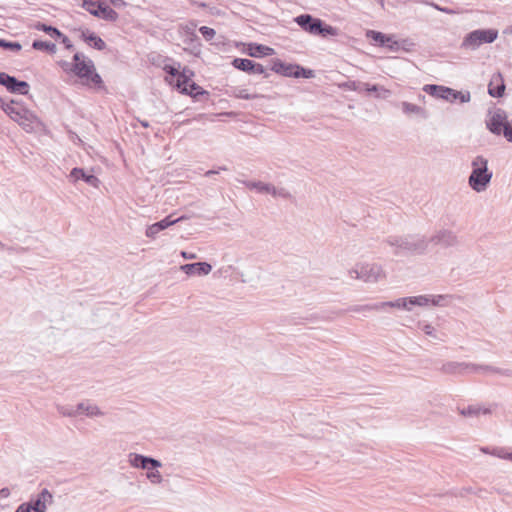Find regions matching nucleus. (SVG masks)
Listing matches in <instances>:
<instances>
[{
	"mask_svg": "<svg viewBox=\"0 0 512 512\" xmlns=\"http://www.w3.org/2000/svg\"><path fill=\"white\" fill-rule=\"evenodd\" d=\"M494 373L500 374V375H503L506 377H512V370H510V369H501V368L495 367Z\"/></svg>",
	"mask_w": 512,
	"mask_h": 512,
	"instance_id": "nucleus-53",
	"label": "nucleus"
},
{
	"mask_svg": "<svg viewBox=\"0 0 512 512\" xmlns=\"http://www.w3.org/2000/svg\"><path fill=\"white\" fill-rule=\"evenodd\" d=\"M440 371L448 375H464L469 373L467 362L449 361L442 364Z\"/></svg>",
	"mask_w": 512,
	"mask_h": 512,
	"instance_id": "nucleus-13",
	"label": "nucleus"
},
{
	"mask_svg": "<svg viewBox=\"0 0 512 512\" xmlns=\"http://www.w3.org/2000/svg\"><path fill=\"white\" fill-rule=\"evenodd\" d=\"M27 503L30 504L31 511H34V512H46V507L43 504V502L41 501L39 495L37 496L36 499H32V500H30Z\"/></svg>",
	"mask_w": 512,
	"mask_h": 512,
	"instance_id": "nucleus-42",
	"label": "nucleus"
},
{
	"mask_svg": "<svg viewBox=\"0 0 512 512\" xmlns=\"http://www.w3.org/2000/svg\"><path fill=\"white\" fill-rule=\"evenodd\" d=\"M366 35L368 38H371L374 41H376L379 46H381V47L384 46V33L373 31V30H368Z\"/></svg>",
	"mask_w": 512,
	"mask_h": 512,
	"instance_id": "nucleus-44",
	"label": "nucleus"
},
{
	"mask_svg": "<svg viewBox=\"0 0 512 512\" xmlns=\"http://www.w3.org/2000/svg\"><path fill=\"white\" fill-rule=\"evenodd\" d=\"M191 78L184 76L179 72L177 75V88L181 91H187V86L191 83Z\"/></svg>",
	"mask_w": 512,
	"mask_h": 512,
	"instance_id": "nucleus-43",
	"label": "nucleus"
},
{
	"mask_svg": "<svg viewBox=\"0 0 512 512\" xmlns=\"http://www.w3.org/2000/svg\"><path fill=\"white\" fill-rule=\"evenodd\" d=\"M401 108L404 114L411 116L415 115L421 119H427L428 118V112L425 108L418 106L416 104L403 101L401 103Z\"/></svg>",
	"mask_w": 512,
	"mask_h": 512,
	"instance_id": "nucleus-18",
	"label": "nucleus"
},
{
	"mask_svg": "<svg viewBox=\"0 0 512 512\" xmlns=\"http://www.w3.org/2000/svg\"><path fill=\"white\" fill-rule=\"evenodd\" d=\"M70 178L74 179L75 181L82 179L94 187H97L99 183V179L95 175L86 174L82 168H73L70 172Z\"/></svg>",
	"mask_w": 512,
	"mask_h": 512,
	"instance_id": "nucleus-20",
	"label": "nucleus"
},
{
	"mask_svg": "<svg viewBox=\"0 0 512 512\" xmlns=\"http://www.w3.org/2000/svg\"><path fill=\"white\" fill-rule=\"evenodd\" d=\"M229 95L238 99L253 100L261 97L259 94H250L247 89L240 87H232L229 91Z\"/></svg>",
	"mask_w": 512,
	"mask_h": 512,
	"instance_id": "nucleus-26",
	"label": "nucleus"
},
{
	"mask_svg": "<svg viewBox=\"0 0 512 512\" xmlns=\"http://www.w3.org/2000/svg\"><path fill=\"white\" fill-rule=\"evenodd\" d=\"M4 112L14 121L16 120L20 113L22 112L21 110L25 109V107H23L20 103H18L17 101H14V100H11L9 103H6L2 106Z\"/></svg>",
	"mask_w": 512,
	"mask_h": 512,
	"instance_id": "nucleus-25",
	"label": "nucleus"
},
{
	"mask_svg": "<svg viewBox=\"0 0 512 512\" xmlns=\"http://www.w3.org/2000/svg\"><path fill=\"white\" fill-rule=\"evenodd\" d=\"M35 28L39 31H43L45 32L46 34H48L50 37L52 38H55V39H58L60 38V36H62V32L57 29L56 27L54 26H51V25H47L45 23H41V22H38L36 25H35Z\"/></svg>",
	"mask_w": 512,
	"mask_h": 512,
	"instance_id": "nucleus-31",
	"label": "nucleus"
},
{
	"mask_svg": "<svg viewBox=\"0 0 512 512\" xmlns=\"http://www.w3.org/2000/svg\"><path fill=\"white\" fill-rule=\"evenodd\" d=\"M112 6H114L117 9H121L127 5V3L124 0H109Z\"/></svg>",
	"mask_w": 512,
	"mask_h": 512,
	"instance_id": "nucleus-54",
	"label": "nucleus"
},
{
	"mask_svg": "<svg viewBox=\"0 0 512 512\" xmlns=\"http://www.w3.org/2000/svg\"><path fill=\"white\" fill-rule=\"evenodd\" d=\"M314 76V71L310 69H305L302 66L296 64L294 77L295 78H312Z\"/></svg>",
	"mask_w": 512,
	"mask_h": 512,
	"instance_id": "nucleus-39",
	"label": "nucleus"
},
{
	"mask_svg": "<svg viewBox=\"0 0 512 512\" xmlns=\"http://www.w3.org/2000/svg\"><path fill=\"white\" fill-rule=\"evenodd\" d=\"M415 43L410 38L396 39L394 35H386V50L393 52H410Z\"/></svg>",
	"mask_w": 512,
	"mask_h": 512,
	"instance_id": "nucleus-10",
	"label": "nucleus"
},
{
	"mask_svg": "<svg viewBox=\"0 0 512 512\" xmlns=\"http://www.w3.org/2000/svg\"><path fill=\"white\" fill-rule=\"evenodd\" d=\"M199 32L202 34V36L206 39V40H211L216 32L213 28H210V27H207V26H201L199 28Z\"/></svg>",
	"mask_w": 512,
	"mask_h": 512,
	"instance_id": "nucleus-48",
	"label": "nucleus"
},
{
	"mask_svg": "<svg viewBox=\"0 0 512 512\" xmlns=\"http://www.w3.org/2000/svg\"><path fill=\"white\" fill-rule=\"evenodd\" d=\"M179 68H180V63H177V65H165L164 66V71L173 76V77H177V75L179 74Z\"/></svg>",
	"mask_w": 512,
	"mask_h": 512,
	"instance_id": "nucleus-50",
	"label": "nucleus"
},
{
	"mask_svg": "<svg viewBox=\"0 0 512 512\" xmlns=\"http://www.w3.org/2000/svg\"><path fill=\"white\" fill-rule=\"evenodd\" d=\"M102 2H97L94 0H82V7L88 11L91 15L95 16V11H99Z\"/></svg>",
	"mask_w": 512,
	"mask_h": 512,
	"instance_id": "nucleus-36",
	"label": "nucleus"
},
{
	"mask_svg": "<svg viewBox=\"0 0 512 512\" xmlns=\"http://www.w3.org/2000/svg\"><path fill=\"white\" fill-rule=\"evenodd\" d=\"M38 495L46 508H47V505L52 504L53 495L51 494V492L48 489L44 488Z\"/></svg>",
	"mask_w": 512,
	"mask_h": 512,
	"instance_id": "nucleus-45",
	"label": "nucleus"
},
{
	"mask_svg": "<svg viewBox=\"0 0 512 512\" xmlns=\"http://www.w3.org/2000/svg\"><path fill=\"white\" fill-rule=\"evenodd\" d=\"M422 331L432 337V338H435L437 340H442L439 336H438V333H437V330L434 326H432L431 324H425L422 328Z\"/></svg>",
	"mask_w": 512,
	"mask_h": 512,
	"instance_id": "nucleus-47",
	"label": "nucleus"
},
{
	"mask_svg": "<svg viewBox=\"0 0 512 512\" xmlns=\"http://www.w3.org/2000/svg\"><path fill=\"white\" fill-rule=\"evenodd\" d=\"M84 79H86L87 81H90L93 85L98 86V87H100L103 83L100 75L98 73H96L95 70L93 72H91V75H89L88 77H85Z\"/></svg>",
	"mask_w": 512,
	"mask_h": 512,
	"instance_id": "nucleus-49",
	"label": "nucleus"
},
{
	"mask_svg": "<svg viewBox=\"0 0 512 512\" xmlns=\"http://www.w3.org/2000/svg\"><path fill=\"white\" fill-rule=\"evenodd\" d=\"M32 48L35 50L46 51L49 54H54L57 50L54 43L42 40H34L32 43Z\"/></svg>",
	"mask_w": 512,
	"mask_h": 512,
	"instance_id": "nucleus-30",
	"label": "nucleus"
},
{
	"mask_svg": "<svg viewBox=\"0 0 512 512\" xmlns=\"http://www.w3.org/2000/svg\"><path fill=\"white\" fill-rule=\"evenodd\" d=\"M59 39H61V42L65 45V47L67 49H72L73 48V44L71 43L69 38L66 35H64L63 33H62V36H60Z\"/></svg>",
	"mask_w": 512,
	"mask_h": 512,
	"instance_id": "nucleus-56",
	"label": "nucleus"
},
{
	"mask_svg": "<svg viewBox=\"0 0 512 512\" xmlns=\"http://www.w3.org/2000/svg\"><path fill=\"white\" fill-rule=\"evenodd\" d=\"M459 412L462 416H465V417H476L480 413L490 414L491 410L489 408H481L478 406L470 405L466 408L461 409Z\"/></svg>",
	"mask_w": 512,
	"mask_h": 512,
	"instance_id": "nucleus-29",
	"label": "nucleus"
},
{
	"mask_svg": "<svg viewBox=\"0 0 512 512\" xmlns=\"http://www.w3.org/2000/svg\"><path fill=\"white\" fill-rule=\"evenodd\" d=\"M409 300H410V297L399 298L396 301H389V302L386 301V307L411 310Z\"/></svg>",
	"mask_w": 512,
	"mask_h": 512,
	"instance_id": "nucleus-34",
	"label": "nucleus"
},
{
	"mask_svg": "<svg viewBox=\"0 0 512 512\" xmlns=\"http://www.w3.org/2000/svg\"><path fill=\"white\" fill-rule=\"evenodd\" d=\"M452 299L451 295H430V302L433 306L444 307L449 304Z\"/></svg>",
	"mask_w": 512,
	"mask_h": 512,
	"instance_id": "nucleus-33",
	"label": "nucleus"
},
{
	"mask_svg": "<svg viewBox=\"0 0 512 512\" xmlns=\"http://www.w3.org/2000/svg\"><path fill=\"white\" fill-rule=\"evenodd\" d=\"M430 295H420V296H412L410 297L409 304L411 308L413 306H426L428 304H431L430 302Z\"/></svg>",
	"mask_w": 512,
	"mask_h": 512,
	"instance_id": "nucleus-37",
	"label": "nucleus"
},
{
	"mask_svg": "<svg viewBox=\"0 0 512 512\" xmlns=\"http://www.w3.org/2000/svg\"><path fill=\"white\" fill-rule=\"evenodd\" d=\"M59 64L64 71H71V66H73V63L68 61H60Z\"/></svg>",
	"mask_w": 512,
	"mask_h": 512,
	"instance_id": "nucleus-58",
	"label": "nucleus"
},
{
	"mask_svg": "<svg viewBox=\"0 0 512 512\" xmlns=\"http://www.w3.org/2000/svg\"><path fill=\"white\" fill-rule=\"evenodd\" d=\"M129 463L132 467L146 470H153L162 467V463L159 460L137 453H131L129 455Z\"/></svg>",
	"mask_w": 512,
	"mask_h": 512,
	"instance_id": "nucleus-9",
	"label": "nucleus"
},
{
	"mask_svg": "<svg viewBox=\"0 0 512 512\" xmlns=\"http://www.w3.org/2000/svg\"><path fill=\"white\" fill-rule=\"evenodd\" d=\"M371 308L372 307L367 306V305L366 306H357V307L353 308L352 311H357L358 312V311H363V310L371 309Z\"/></svg>",
	"mask_w": 512,
	"mask_h": 512,
	"instance_id": "nucleus-64",
	"label": "nucleus"
},
{
	"mask_svg": "<svg viewBox=\"0 0 512 512\" xmlns=\"http://www.w3.org/2000/svg\"><path fill=\"white\" fill-rule=\"evenodd\" d=\"M82 60H86L83 54L81 53H75L73 56V63H81Z\"/></svg>",
	"mask_w": 512,
	"mask_h": 512,
	"instance_id": "nucleus-60",
	"label": "nucleus"
},
{
	"mask_svg": "<svg viewBox=\"0 0 512 512\" xmlns=\"http://www.w3.org/2000/svg\"><path fill=\"white\" fill-rule=\"evenodd\" d=\"M295 68L296 64H288L278 58L271 60V70L281 76L294 77Z\"/></svg>",
	"mask_w": 512,
	"mask_h": 512,
	"instance_id": "nucleus-15",
	"label": "nucleus"
},
{
	"mask_svg": "<svg viewBox=\"0 0 512 512\" xmlns=\"http://www.w3.org/2000/svg\"><path fill=\"white\" fill-rule=\"evenodd\" d=\"M274 53V49L266 45L250 43L248 46V55L251 57L260 58L273 55Z\"/></svg>",
	"mask_w": 512,
	"mask_h": 512,
	"instance_id": "nucleus-19",
	"label": "nucleus"
},
{
	"mask_svg": "<svg viewBox=\"0 0 512 512\" xmlns=\"http://www.w3.org/2000/svg\"><path fill=\"white\" fill-rule=\"evenodd\" d=\"M492 454L497 456V457H499V458L507 459V460L512 461V451L511 452H504L501 449V450H497V451L493 452Z\"/></svg>",
	"mask_w": 512,
	"mask_h": 512,
	"instance_id": "nucleus-52",
	"label": "nucleus"
},
{
	"mask_svg": "<svg viewBox=\"0 0 512 512\" xmlns=\"http://www.w3.org/2000/svg\"><path fill=\"white\" fill-rule=\"evenodd\" d=\"M471 173L468 184L475 192H483L491 182L493 172L488 167V159L482 155L476 156L471 162Z\"/></svg>",
	"mask_w": 512,
	"mask_h": 512,
	"instance_id": "nucleus-2",
	"label": "nucleus"
},
{
	"mask_svg": "<svg viewBox=\"0 0 512 512\" xmlns=\"http://www.w3.org/2000/svg\"><path fill=\"white\" fill-rule=\"evenodd\" d=\"M227 170H228V168H227L226 166H220V167H218V169H217V170H208V171L205 173V176H206V177H210V176H212V175H214V174H218V173H220V171H227Z\"/></svg>",
	"mask_w": 512,
	"mask_h": 512,
	"instance_id": "nucleus-55",
	"label": "nucleus"
},
{
	"mask_svg": "<svg viewBox=\"0 0 512 512\" xmlns=\"http://www.w3.org/2000/svg\"><path fill=\"white\" fill-rule=\"evenodd\" d=\"M181 93L197 97L199 95L208 94L207 91H205L203 88H201L199 85H197L195 82H191L189 86H187V91H181Z\"/></svg>",
	"mask_w": 512,
	"mask_h": 512,
	"instance_id": "nucleus-35",
	"label": "nucleus"
},
{
	"mask_svg": "<svg viewBox=\"0 0 512 512\" xmlns=\"http://www.w3.org/2000/svg\"><path fill=\"white\" fill-rule=\"evenodd\" d=\"M10 496V490L7 487L0 489V499H5Z\"/></svg>",
	"mask_w": 512,
	"mask_h": 512,
	"instance_id": "nucleus-59",
	"label": "nucleus"
},
{
	"mask_svg": "<svg viewBox=\"0 0 512 512\" xmlns=\"http://www.w3.org/2000/svg\"><path fill=\"white\" fill-rule=\"evenodd\" d=\"M250 74H264L265 77L269 76V74L266 72L265 67L262 64L257 63L255 61H254V67H252Z\"/></svg>",
	"mask_w": 512,
	"mask_h": 512,
	"instance_id": "nucleus-51",
	"label": "nucleus"
},
{
	"mask_svg": "<svg viewBox=\"0 0 512 512\" xmlns=\"http://www.w3.org/2000/svg\"><path fill=\"white\" fill-rule=\"evenodd\" d=\"M382 273V267L377 264L360 263L348 271L352 279H359L367 283L376 282Z\"/></svg>",
	"mask_w": 512,
	"mask_h": 512,
	"instance_id": "nucleus-6",
	"label": "nucleus"
},
{
	"mask_svg": "<svg viewBox=\"0 0 512 512\" xmlns=\"http://www.w3.org/2000/svg\"><path fill=\"white\" fill-rule=\"evenodd\" d=\"M387 242L391 247L395 248V254L401 252L422 254L427 250L429 243L448 248L456 246L458 244V238L453 231L443 229L436 232L429 240L420 236H408L390 237Z\"/></svg>",
	"mask_w": 512,
	"mask_h": 512,
	"instance_id": "nucleus-1",
	"label": "nucleus"
},
{
	"mask_svg": "<svg viewBox=\"0 0 512 512\" xmlns=\"http://www.w3.org/2000/svg\"><path fill=\"white\" fill-rule=\"evenodd\" d=\"M486 127L492 134L503 135L508 142L512 143V119H508L505 110L495 109L489 119L486 120Z\"/></svg>",
	"mask_w": 512,
	"mask_h": 512,
	"instance_id": "nucleus-4",
	"label": "nucleus"
},
{
	"mask_svg": "<svg viewBox=\"0 0 512 512\" xmlns=\"http://www.w3.org/2000/svg\"><path fill=\"white\" fill-rule=\"evenodd\" d=\"M0 85L4 86L10 93L27 95L29 84L26 81L18 80L5 72H0Z\"/></svg>",
	"mask_w": 512,
	"mask_h": 512,
	"instance_id": "nucleus-7",
	"label": "nucleus"
},
{
	"mask_svg": "<svg viewBox=\"0 0 512 512\" xmlns=\"http://www.w3.org/2000/svg\"><path fill=\"white\" fill-rule=\"evenodd\" d=\"M181 74H183L184 76H187L189 78L193 77L194 76V72L187 68V67H184L182 71H180Z\"/></svg>",
	"mask_w": 512,
	"mask_h": 512,
	"instance_id": "nucleus-62",
	"label": "nucleus"
},
{
	"mask_svg": "<svg viewBox=\"0 0 512 512\" xmlns=\"http://www.w3.org/2000/svg\"><path fill=\"white\" fill-rule=\"evenodd\" d=\"M294 22L305 32L315 35L321 36L323 38L326 37H334L337 36L338 29L326 24L320 18L313 17L310 14H300L294 18Z\"/></svg>",
	"mask_w": 512,
	"mask_h": 512,
	"instance_id": "nucleus-3",
	"label": "nucleus"
},
{
	"mask_svg": "<svg viewBox=\"0 0 512 512\" xmlns=\"http://www.w3.org/2000/svg\"><path fill=\"white\" fill-rule=\"evenodd\" d=\"M270 194L273 196V197H281V198H284V199H289L291 198V194L290 192L281 187V188H277L275 186H271V189H270Z\"/></svg>",
	"mask_w": 512,
	"mask_h": 512,
	"instance_id": "nucleus-41",
	"label": "nucleus"
},
{
	"mask_svg": "<svg viewBox=\"0 0 512 512\" xmlns=\"http://www.w3.org/2000/svg\"><path fill=\"white\" fill-rule=\"evenodd\" d=\"M80 31V38L91 47L99 51H102L106 48V43L104 42V40L100 38L98 35H96L94 32H91L88 29H83Z\"/></svg>",
	"mask_w": 512,
	"mask_h": 512,
	"instance_id": "nucleus-16",
	"label": "nucleus"
},
{
	"mask_svg": "<svg viewBox=\"0 0 512 512\" xmlns=\"http://www.w3.org/2000/svg\"><path fill=\"white\" fill-rule=\"evenodd\" d=\"M181 270L188 276L207 275L211 272L212 266L207 262H195L182 265Z\"/></svg>",
	"mask_w": 512,
	"mask_h": 512,
	"instance_id": "nucleus-14",
	"label": "nucleus"
},
{
	"mask_svg": "<svg viewBox=\"0 0 512 512\" xmlns=\"http://www.w3.org/2000/svg\"><path fill=\"white\" fill-rule=\"evenodd\" d=\"M447 96L446 100L447 102L454 103L456 101H459L460 103H467L471 99V94L469 91H458L455 89H452L450 87H447Z\"/></svg>",
	"mask_w": 512,
	"mask_h": 512,
	"instance_id": "nucleus-21",
	"label": "nucleus"
},
{
	"mask_svg": "<svg viewBox=\"0 0 512 512\" xmlns=\"http://www.w3.org/2000/svg\"><path fill=\"white\" fill-rule=\"evenodd\" d=\"M0 47L14 52H18L22 48L19 42L7 41L5 39H0Z\"/></svg>",
	"mask_w": 512,
	"mask_h": 512,
	"instance_id": "nucleus-38",
	"label": "nucleus"
},
{
	"mask_svg": "<svg viewBox=\"0 0 512 512\" xmlns=\"http://www.w3.org/2000/svg\"><path fill=\"white\" fill-rule=\"evenodd\" d=\"M469 373H485L486 369H492L491 365H479L474 363H468Z\"/></svg>",
	"mask_w": 512,
	"mask_h": 512,
	"instance_id": "nucleus-46",
	"label": "nucleus"
},
{
	"mask_svg": "<svg viewBox=\"0 0 512 512\" xmlns=\"http://www.w3.org/2000/svg\"><path fill=\"white\" fill-rule=\"evenodd\" d=\"M94 70V63L90 59L82 60L81 63H73V66H71V72L82 79L91 75Z\"/></svg>",
	"mask_w": 512,
	"mask_h": 512,
	"instance_id": "nucleus-17",
	"label": "nucleus"
},
{
	"mask_svg": "<svg viewBox=\"0 0 512 512\" xmlns=\"http://www.w3.org/2000/svg\"><path fill=\"white\" fill-rule=\"evenodd\" d=\"M505 82L502 74L496 72L491 76L488 84V94L493 98H500L505 92Z\"/></svg>",
	"mask_w": 512,
	"mask_h": 512,
	"instance_id": "nucleus-12",
	"label": "nucleus"
},
{
	"mask_svg": "<svg viewBox=\"0 0 512 512\" xmlns=\"http://www.w3.org/2000/svg\"><path fill=\"white\" fill-rule=\"evenodd\" d=\"M498 37V30L494 28L476 29L469 32L463 39L462 48L476 50L482 44L493 43Z\"/></svg>",
	"mask_w": 512,
	"mask_h": 512,
	"instance_id": "nucleus-5",
	"label": "nucleus"
},
{
	"mask_svg": "<svg viewBox=\"0 0 512 512\" xmlns=\"http://www.w3.org/2000/svg\"><path fill=\"white\" fill-rule=\"evenodd\" d=\"M432 6H433L435 9H437V10H439V11H441V12H444V13H447V14H452V13H453V11H452L451 9H449V8H442V7H440V6H439V5H437V4H432Z\"/></svg>",
	"mask_w": 512,
	"mask_h": 512,
	"instance_id": "nucleus-63",
	"label": "nucleus"
},
{
	"mask_svg": "<svg viewBox=\"0 0 512 512\" xmlns=\"http://www.w3.org/2000/svg\"><path fill=\"white\" fill-rule=\"evenodd\" d=\"M423 91L434 98L446 100L447 86L426 84L423 87Z\"/></svg>",
	"mask_w": 512,
	"mask_h": 512,
	"instance_id": "nucleus-22",
	"label": "nucleus"
},
{
	"mask_svg": "<svg viewBox=\"0 0 512 512\" xmlns=\"http://www.w3.org/2000/svg\"><path fill=\"white\" fill-rule=\"evenodd\" d=\"M19 117L14 120L17 122L26 132L32 133L40 131L43 127L41 120L27 108L21 110Z\"/></svg>",
	"mask_w": 512,
	"mask_h": 512,
	"instance_id": "nucleus-8",
	"label": "nucleus"
},
{
	"mask_svg": "<svg viewBox=\"0 0 512 512\" xmlns=\"http://www.w3.org/2000/svg\"><path fill=\"white\" fill-rule=\"evenodd\" d=\"M183 219H184L183 216L173 219V216L169 215V216L165 217L164 219L148 226V228L146 229V236L149 238H155L159 232L182 221Z\"/></svg>",
	"mask_w": 512,
	"mask_h": 512,
	"instance_id": "nucleus-11",
	"label": "nucleus"
},
{
	"mask_svg": "<svg viewBox=\"0 0 512 512\" xmlns=\"http://www.w3.org/2000/svg\"><path fill=\"white\" fill-rule=\"evenodd\" d=\"M146 477L152 484H160L163 481V477L157 469L147 470Z\"/></svg>",
	"mask_w": 512,
	"mask_h": 512,
	"instance_id": "nucleus-40",
	"label": "nucleus"
},
{
	"mask_svg": "<svg viewBox=\"0 0 512 512\" xmlns=\"http://www.w3.org/2000/svg\"><path fill=\"white\" fill-rule=\"evenodd\" d=\"M57 411L64 417H77L79 415L78 405L76 407L69 405H57Z\"/></svg>",
	"mask_w": 512,
	"mask_h": 512,
	"instance_id": "nucleus-32",
	"label": "nucleus"
},
{
	"mask_svg": "<svg viewBox=\"0 0 512 512\" xmlns=\"http://www.w3.org/2000/svg\"><path fill=\"white\" fill-rule=\"evenodd\" d=\"M79 414L84 413L88 417H100L104 415V412L100 410L97 405L90 404L88 402L78 403Z\"/></svg>",
	"mask_w": 512,
	"mask_h": 512,
	"instance_id": "nucleus-24",
	"label": "nucleus"
},
{
	"mask_svg": "<svg viewBox=\"0 0 512 512\" xmlns=\"http://www.w3.org/2000/svg\"><path fill=\"white\" fill-rule=\"evenodd\" d=\"M232 65L234 68L250 74L252 67H254V61L246 58H234Z\"/></svg>",
	"mask_w": 512,
	"mask_h": 512,
	"instance_id": "nucleus-28",
	"label": "nucleus"
},
{
	"mask_svg": "<svg viewBox=\"0 0 512 512\" xmlns=\"http://www.w3.org/2000/svg\"><path fill=\"white\" fill-rule=\"evenodd\" d=\"M15 512H32L30 509V504L24 502L18 506Z\"/></svg>",
	"mask_w": 512,
	"mask_h": 512,
	"instance_id": "nucleus-57",
	"label": "nucleus"
},
{
	"mask_svg": "<svg viewBox=\"0 0 512 512\" xmlns=\"http://www.w3.org/2000/svg\"><path fill=\"white\" fill-rule=\"evenodd\" d=\"M95 17L106 21L115 22L118 19L119 15L114 9L102 3L100 10L95 11Z\"/></svg>",
	"mask_w": 512,
	"mask_h": 512,
	"instance_id": "nucleus-23",
	"label": "nucleus"
},
{
	"mask_svg": "<svg viewBox=\"0 0 512 512\" xmlns=\"http://www.w3.org/2000/svg\"><path fill=\"white\" fill-rule=\"evenodd\" d=\"M181 256L184 258V259H188V260H191V259H195L197 256L196 254L194 253H189V252H186V251H182L181 252Z\"/></svg>",
	"mask_w": 512,
	"mask_h": 512,
	"instance_id": "nucleus-61",
	"label": "nucleus"
},
{
	"mask_svg": "<svg viewBox=\"0 0 512 512\" xmlns=\"http://www.w3.org/2000/svg\"><path fill=\"white\" fill-rule=\"evenodd\" d=\"M247 188L255 189L261 194H270L272 184L264 183L261 181H243L242 182Z\"/></svg>",
	"mask_w": 512,
	"mask_h": 512,
	"instance_id": "nucleus-27",
	"label": "nucleus"
}]
</instances>
